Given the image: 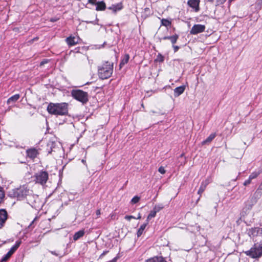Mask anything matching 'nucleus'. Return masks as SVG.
<instances>
[{
    "mask_svg": "<svg viewBox=\"0 0 262 262\" xmlns=\"http://www.w3.org/2000/svg\"><path fill=\"white\" fill-rule=\"evenodd\" d=\"M185 90V85H181L178 86L174 89V96L175 97H177L183 93Z\"/></svg>",
    "mask_w": 262,
    "mask_h": 262,
    "instance_id": "2eb2a0df",
    "label": "nucleus"
},
{
    "mask_svg": "<svg viewBox=\"0 0 262 262\" xmlns=\"http://www.w3.org/2000/svg\"><path fill=\"white\" fill-rule=\"evenodd\" d=\"M36 219V218H35V219H34V220L31 222V223L30 224V225H29L28 228H34V226H33V227H32V226H33V224H34V221H35V219Z\"/></svg>",
    "mask_w": 262,
    "mask_h": 262,
    "instance_id": "37998d69",
    "label": "nucleus"
},
{
    "mask_svg": "<svg viewBox=\"0 0 262 262\" xmlns=\"http://www.w3.org/2000/svg\"><path fill=\"white\" fill-rule=\"evenodd\" d=\"M20 95L19 94H15L11 97H10L8 100H7V104H13L15 102H16L19 98Z\"/></svg>",
    "mask_w": 262,
    "mask_h": 262,
    "instance_id": "6ab92c4d",
    "label": "nucleus"
},
{
    "mask_svg": "<svg viewBox=\"0 0 262 262\" xmlns=\"http://www.w3.org/2000/svg\"><path fill=\"white\" fill-rule=\"evenodd\" d=\"M178 38H179V35L177 34H175L174 35H173L172 36H164L163 37L160 38V40L161 41L162 39H163V40L169 39V40H170V42H171V43L172 45H174L177 42Z\"/></svg>",
    "mask_w": 262,
    "mask_h": 262,
    "instance_id": "f8f14e48",
    "label": "nucleus"
},
{
    "mask_svg": "<svg viewBox=\"0 0 262 262\" xmlns=\"http://www.w3.org/2000/svg\"><path fill=\"white\" fill-rule=\"evenodd\" d=\"M209 1H211V2H212V0H209Z\"/></svg>",
    "mask_w": 262,
    "mask_h": 262,
    "instance_id": "bf43d9fd",
    "label": "nucleus"
},
{
    "mask_svg": "<svg viewBox=\"0 0 262 262\" xmlns=\"http://www.w3.org/2000/svg\"><path fill=\"white\" fill-rule=\"evenodd\" d=\"M79 39L77 37L70 36L66 39V42L69 46H73L78 43Z\"/></svg>",
    "mask_w": 262,
    "mask_h": 262,
    "instance_id": "9b49d317",
    "label": "nucleus"
},
{
    "mask_svg": "<svg viewBox=\"0 0 262 262\" xmlns=\"http://www.w3.org/2000/svg\"><path fill=\"white\" fill-rule=\"evenodd\" d=\"M27 203L33 208L38 210L42 206L41 202L39 198L38 195L33 193L31 190V193L28 194V196L26 199Z\"/></svg>",
    "mask_w": 262,
    "mask_h": 262,
    "instance_id": "423d86ee",
    "label": "nucleus"
},
{
    "mask_svg": "<svg viewBox=\"0 0 262 262\" xmlns=\"http://www.w3.org/2000/svg\"><path fill=\"white\" fill-rule=\"evenodd\" d=\"M10 146H15L16 147V148H19L20 146L19 145H17V144H15V143H14V145H12V144H10Z\"/></svg>",
    "mask_w": 262,
    "mask_h": 262,
    "instance_id": "09e8293b",
    "label": "nucleus"
},
{
    "mask_svg": "<svg viewBox=\"0 0 262 262\" xmlns=\"http://www.w3.org/2000/svg\"><path fill=\"white\" fill-rule=\"evenodd\" d=\"M34 177L36 183L43 186L49 179V173L47 171L42 170L36 172Z\"/></svg>",
    "mask_w": 262,
    "mask_h": 262,
    "instance_id": "0eeeda50",
    "label": "nucleus"
},
{
    "mask_svg": "<svg viewBox=\"0 0 262 262\" xmlns=\"http://www.w3.org/2000/svg\"><path fill=\"white\" fill-rule=\"evenodd\" d=\"M50 114L57 116H64L68 114V104L66 102L50 103L47 108Z\"/></svg>",
    "mask_w": 262,
    "mask_h": 262,
    "instance_id": "f257e3e1",
    "label": "nucleus"
},
{
    "mask_svg": "<svg viewBox=\"0 0 262 262\" xmlns=\"http://www.w3.org/2000/svg\"><path fill=\"white\" fill-rule=\"evenodd\" d=\"M129 56L128 54H125L123 58L121 59L119 64L120 69L122 68L126 63H127L129 60Z\"/></svg>",
    "mask_w": 262,
    "mask_h": 262,
    "instance_id": "393cba45",
    "label": "nucleus"
},
{
    "mask_svg": "<svg viewBox=\"0 0 262 262\" xmlns=\"http://www.w3.org/2000/svg\"><path fill=\"white\" fill-rule=\"evenodd\" d=\"M88 3L92 5H96L97 3V0H88Z\"/></svg>",
    "mask_w": 262,
    "mask_h": 262,
    "instance_id": "58836bf2",
    "label": "nucleus"
},
{
    "mask_svg": "<svg viewBox=\"0 0 262 262\" xmlns=\"http://www.w3.org/2000/svg\"><path fill=\"white\" fill-rule=\"evenodd\" d=\"M141 214L139 213L137 217H136L135 219L139 220V219H141Z\"/></svg>",
    "mask_w": 262,
    "mask_h": 262,
    "instance_id": "864d4df0",
    "label": "nucleus"
},
{
    "mask_svg": "<svg viewBox=\"0 0 262 262\" xmlns=\"http://www.w3.org/2000/svg\"><path fill=\"white\" fill-rule=\"evenodd\" d=\"M172 47L173 48V50H174V52H177L179 49H180V47L178 46H174V45H172Z\"/></svg>",
    "mask_w": 262,
    "mask_h": 262,
    "instance_id": "79ce46f5",
    "label": "nucleus"
},
{
    "mask_svg": "<svg viewBox=\"0 0 262 262\" xmlns=\"http://www.w3.org/2000/svg\"><path fill=\"white\" fill-rule=\"evenodd\" d=\"M146 262H167L162 256H154L148 258Z\"/></svg>",
    "mask_w": 262,
    "mask_h": 262,
    "instance_id": "f3484780",
    "label": "nucleus"
},
{
    "mask_svg": "<svg viewBox=\"0 0 262 262\" xmlns=\"http://www.w3.org/2000/svg\"><path fill=\"white\" fill-rule=\"evenodd\" d=\"M259 174V172H258V171H254L253 172H252L250 176H249V178H250V179H255L256 178L258 175Z\"/></svg>",
    "mask_w": 262,
    "mask_h": 262,
    "instance_id": "7c9ffc66",
    "label": "nucleus"
},
{
    "mask_svg": "<svg viewBox=\"0 0 262 262\" xmlns=\"http://www.w3.org/2000/svg\"><path fill=\"white\" fill-rule=\"evenodd\" d=\"M21 243V241L20 240H18L15 242L14 246L18 248L19 247Z\"/></svg>",
    "mask_w": 262,
    "mask_h": 262,
    "instance_id": "a19ab883",
    "label": "nucleus"
},
{
    "mask_svg": "<svg viewBox=\"0 0 262 262\" xmlns=\"http://www.w3.org/2000/svg\"><path fill=\"white\" fill-rule=\"evenodd\" d=\"M11 256L10 254L8 252L6 255H5L1 260V262H6Z\"/></svg>",
    "mask_w": 262,
    "mask_h": 262,
    "instance_id": "c756f323",
    "label": "nucleus"
},
{
    "mask_svg": "<svg viewBox=\"0 0 262 262\" xmlns=\"http://www.w3.org/2000/svg\"><path fill=\"white\" fill-rule=\"evenodd\" d=\"M152 14L151 10L149 8H145L142 13V17L146 19Z\"/></svg>",
    "mask_w": 262,
    "mask_h": 262,
    "instance_id": "4be33fe9",
    "label": "nucleus"
},
{
    "mask_svg": "<svg viewBox=\"0 0 262 262\" xmlns=\"http://www.w3.org/2000/svg\"><path fill=\"white\" fill-rule=\"evenodd\" d=\"M248 235L251 238L262 234V228L254 227L247 230Z\"/></svg>",
    "mask_w": 262,
    "mask_h": 262,
    "instance_id": "1a4fd4ad",
    "label": "nucleus"
},
{
    "mask_svg": "<svg viewBox=\"0 0 262 262\" xmlns=\"http://www.w3.org/2000/svg\"><path fill=\"white\" fill-rule=\"evenodd\" d=\"M86 23H91V24H96V23H95V21H86Z\"/></svg>",
    "mask_w": 262,
    "mask_h": 262,
    "instance_id": "5fc2aeb1",
    "label": "nucleus"
},
{
    "mask_svg": "<svg viewBox=\"0 0 262 262\" xmlns=\"http://www.w3.org/2000/svg\"><path fill=\"white\" fill-rule=\"evenodd\" d=\"M96 6V10L97 11H103L106 9V5L103 1L97 2Z\"/></svg>",
    "mask_w": 262,
    "mask_h": 262,
    "instance_id": "aec40b11",
    "label": "nucleus"
},
{
    "mask_svg": "<svg viewBox=\"0 0 262 262\" xmlns=\"http://www.w3.org/2000/svg\"><path fill=\"white\" fill-rule=\"evenodd\" d=\"M251 179H250V178L249 177L248 179L246 180L245 182H244V185L245 186H247L248 185H249V184H250L251 182Z\"/></svg>",
    "mask_w": 262,
    "mask_h": 262,
    "instance_id": "ea45409f",
    "label": "nucleus"
},
{
    "mask_svg": "<svg viewBox=\"0 0 262 262\" xmlns=\"http://www.w3.org/2000/svg\"><path fill=\"white\" fill-rule=\"evenodd\" d=\"M4 196V192L3 190V188L0 187V204L3 201Z\"/></svg>",
    "mask_w": 262,
    "mask_h": 262,
    "instance_id": "2f4dec72",
    "label": "nucleus"
},
{
    "mask_svg": "<svg viewBox=\"0 0 262 262\" xmlns=\"http://www.w3.org/2000/svg\"><path fill=\"white\" fill-rule=\"evenodd\" d=\"M209 1H211V2H212V0H209Z\"/></svg>",
    "mask_w": 262,
    "mask_h": 262,
    "instance_id": "052dcab7",
    "label": "nucleus"
},
{
    "mask_svg": "<svg viewBox=\"0 0 262 262\" xmlns=\"http://www.w3.org/2000/svg\"><path fill=\"white\" fill-rule=\"evenodd\" d=\"M257 3L258 5L261 6L262 5V0H258Z\"/></svg>",
    "mask_w": 262,
    "mask_h": 262,
    "instance_id": "3c124183",
    "label": "nucleus"
},
{
    "mask_svg": "<svg viewBox=\"0 0 262 262\" xmlns=\"http://www.w3.org/2000/svg\"><path fill=\"white\" fill-rule=\"evenodd\" d=\"M164 58L163 56H162L160 54H159L157 56L156 60H157L160 62H162L164 61Z\"/></svg>",
    "mask_w": 262,
    "mask_h": 262,
    "instance_id": "f704fd0d",
    "label": "nucleus"
},
{
    "mask_svg": "<svg viewBox=\"0 0 262 262\" xmlns=\"http://www.w3.org/2000/svg\"><path fill=\"white\" fill-rule=\"evenodd\" d=\"M156 211L154 210V209L151 210L147 216L146 221L149 223V220L154 217L156 216Z\"/></svg>",
    "mask_w": 262,
    "mask_h": 262,
    "instance_id": "bb28decb",
    "label": "nucleus"
},
{
    "mask_svg": "<svg viewBox=\"0 0 262 262\" xmlns=\"http://www.w3.org/2000/svg\"><path fill=\"white\" fill-rule=\"evenodd\" d=\"M81 162H82L84 164H85L86 166H87V165H86V161H85V160L82 159V161H81Z\"/></svg>",
    "mask_w": 262,
    "mask_h": 262,
    "instance_id": "6e6d98bb",
    "label": "nucleus"
},
{
    "mask_svg": "<svg viewBox=\"0 0 262 262\" xmlns=\"http://www.w3.org/2000/svg\"><path fill=\"white\" fill-rule=\"evenodd\" d=\"M200 0H188L187 5L197 12L200 10Z\"/></svg>",
    "mask_w": 262,
    "mask_h": 262,
    "instance_id": "9d476101",
    "label": "nucleus"
},
{
    "mask_svg": "<svg viewBox=\"0 0 262 262\" xmlns=\"http://www.w3.org/2000/svg\"><path fill=\"white\" fill-rule=\"evenodd\" d=\"M163 208H164V206L162 204H160L156 205L153 209L154 210L156 211V212L157 213L159 211H160L161 210H162Z\"/></svg>",
    "mask_w": 262,
    "mask_h": 262,
    "instance_id": "c85d7f7f",
    "label": "nucleus"
},
{
    "mask_svg": "<svg viewBox=\"0 0 262 262\" xmlns=\"http://www.w3.org/2000/svg\"><path fill=\"white\" fill-rule=\"evenodd\" d=\"M122 8V4L121 3H119L115 5H112L108 8V9L112 10L113 12L116 13V12L121 10Z\"/></svg>",
    "mask_w": 262,
    "mask_h": 262,
    "instance_id": "ddd939ff",
    "label": "nucleus"
},
{
    "mask_svg": "<svg viewBox=\"0 0 262 262\" xmlns=\"http://www.w3.org/2000/svg\"><path fill=\"white\" fill-rule=\"evenodd\" d=\"M140 197H139L138 196H135L131 200V203L132 204H136L137 203H138L139 200H140Z\"/></svg>",
    "mask_w": 262,
    "mask_h": 262,
    "instance_id": "72a5a7b5",
    "label": "nucleus"
},
{
    "mask_svg": "<svg viewBox=\"0 0 262 262\" xmlns=\"http://www.w3.org/2000/svg\"><path fill=\"white\" fill-rule=\"evenodd\" d=\"M96 215H97V216L99 215L100 214V213H100V210H99V209H98V210H96Z\"/></svg>",
    "mask_w": 262,
    "mask_h": 262,
    "instance_id": "603ef678",
    "label": "nucleus"
},
{
    "mask_svg": "<svg viewBox=\"0 0 262 262\" xmlns=\"http://www.w3.org/2000/svg\"><path fill=\"white\" fill-rule=\"evenodd\" d=\"M244 253L252 258H259L262 256V243L254 244L249 250L245 251Z\"/></svg>",
    "mask_w": 262,
    "mask_h": 262,
    "instance_id": "20e7f679",
    "label": "nucleus"
},
{
    "mask_svg": "<svg viewBox=\"0 0 262 262\" xmlns=\"http://www.w3.org/2000/svg\"><path fill=\"white\" fill-rule=\"evenodd\" d=\"M15 251L13 248H11L8 251V253L12 256V255L15 252Z\"/></svg>",
    "mask_w": 262,
    "mask_h": 262,
    "instance_id": "c03bdc74",
    "label": "nucleus"
},
{
    "mask_svg": "<svg viewBox=\"0 0 262 262\" xmlns=\"http://www.w3.org/2000/svg\"><path fill=\"white\" fill-rule=\"evenodd\" d=\"M37 154V150L34 148L29 149L27 150V156L31 159H34L36 157Z\"/></svg>",
    "mask_w": 262,
    "mask_h": 262,
    "instance_id": "dca6fc26",
    "label": "nucleus"
},
{
    "mask_svg": "<svg viewBox=\"0 0 262 262\" xmlns=\"http://www.w3.org/2000/svg\"><path fill=\"white\" fill-rule=\"evenodd\" d=\"M206 27L205 25L201 24H196L192 27L190 33L192 35H196L199 33L204 32Z\"/></svg>",
    "mask_w": 262,
    "mask_h": 262,
    "instance_id": "6e6552de",
    "label": "nucleus"
},
{
    "mask_svg": "<svg viewBox=\"0 0 262 262\" xmlns=\"http://www.w3.org/2000/svg\"><path fill=\"white\" fill-rule=\"evenodd\" d=\"M210 181L208 179H206L205 181H203L201 184V186L198 190V193L199 194H201L206 189L207 186L209 184Z\"/></svg>",
    "mask_w": 262,
    "mask_h": 262,
    "instance_id": "4468645a",
    "label": "nucleus"
},
{
    "mask_svg": "<svg viewBox=\"0 0 262 262\" xmlns=\"http://www.w3.org/2000/svg\"><path fill=\"white\" fill-rule=\"evenodd\" d=\"M216 134L215 133L211 134L206 140L202 142V145L209 144L216 137Z\"/></svg>",
    "mask_w": 262,
    "mask_h": 262,
    "instance_id": "a211bd4d",
    "label": "nucleus"
},
{
    "mask_svg": "<svg viewBox=\"0 0 262 262\" xmlns=\"http://www.w3.org/2000/svg\"><path fill=\"white\" fill-rule=\"evenodd\" d=\"M84 234V231L83 230H81L76 232L73 235V239L74 241H77L80 238L82 237Z\"/></svg>",
    "mask_w": 262,
    "mask_h": 262,
    "instance_id": "b1692460",
    "label": "nucleus"
},
{
    "mask_svg": "<svg viewBox=\"0 0 262 262\" xmlns=\"http://www.w3.org/2000/svg\"><path fill=\"white\" fill-rule=\"evenodd\" d=\"M5 223V222L3 221V220L1 221V220H0V228L4 226Z\"/></svg>",
    "mask_w": 262,
    "mask_h": 262,
    "instance_id": "de8ad7c7",
    "label": "nucleus"
},
{
    "mask_svg": "<svg viewBox=\"0 0 262 262\" xmlns=\"http://www.w3.org/2000/svg\"><path fill=\"white\" fill-rule=\"evenodd\" d=\"M31 193V190L26 185H23L9 192V195L11 197L16 198L18 200H24L27 199L28 194Z\"/></svg>",
    "mask_w": 262,
    "mask_h": 262,
    "instance_id": "f03ea898",
    "label": "nucleus"
},
{
    "mask_svg": "<svg viewBox=\"0 0 262 262\" xmlns=\"http://www.w3.org/2000/svg\"><path fill=\"white\" fill-rule=\"evenodd\" d=\"M97 21H98V19L97 18H96V20Z\"/></svg>",
    "mask_w": 262,
    "mask_h": 262,
    "instance_id": "13d9d810",
    "label": "nucleus"
},
{
    "mask_svg": "<svg viewBox=\"0 0 262 262\" xmlns=\"http://www.w3.org/2000/svg\"><path fill=\"white\" fill-rule=\"evenodd\" d=\"M158 171L160 173H161V174H164L166 172L164 168L162 166H161L158 169Z\"/></svg>",
    "mask_w": 262,
    "mask_h": 262,
    "instance_id": "4c0bfd02",
    "label": "nucleus"
},
{
    "mask_svg": "<svg viewBox=\"0 0 262 262\" xmlns=\"http://www.w3.org/2000/svg\"><path fill=\"white\" fill-rule=\"evenodd\" d=\"M113 71V63L106 61L98 67V75L102 79H107L112 75Z\"/></svg>",
    "mask_w": 262,
    "mask_h": 262,
    "instance_id": "7ed1b4c3",
    "label": "nucleus"
},
{
    "mask_svg": "<svg viewBox=\"0 0 262 262\" xmlns=\"http://www.w3.org/2000/svg\"><path fill=\"white\" fill-rule=\"evenodd\" d=\"M12 248H13L14 251H16L17 249V248H16L14 245L12 247Z\"/></svg>",
    "mask_w": 262,
    "mask_h": 262,
    "instance_id": "4d7b16f0",
    "label": "nucleus"
},
{
    "mask_svg": "<svg viewBox=\"0 0 262 262\" xmlns=\"http://www.w3.org/2000/svg\"><path fill=\"white\" fill-rule=\"evenodd\" d=\"M108 252V251H103V252L101 254L100 257H102L104 255H105Z\"/></svg>",
    "mask_w": 262,
    "mask_h": 262,
    "instance_id": "8fccbe9b",
    "label": "nucleus"
},
{
    "mask_svg": "<svg viewBox=\"0 0 262 262\" xmlns=\"http://www.w3.org/2000/svg\"><path fill=\"white\" fill-rule=\"evenodd\" d=\"M148 223L146 221L145 223H144L143 225H142L138 229L137 232V235L138 237H139L141 236V235L143 234L146 227L148 225Z\"/></svg>",
    "mask_w": 262,
    "mask_h": 262,
    "instance_id": "412c9836",
    "label": "nucleus"
},
{
    "mask_svg": "<svg viewBox=\"0 0 262 262\" xmlns=\"http://www.w3.org/2000/svg\"><path fill=\"white\" fill-rule=\"evenodd\" d=\"M71 96L74 99L80 102L83 105L89 101L88 93L81 90L75 89L72 90Z\"/></svg>",
    "mask_w": 262,
    "mask_h": 262,
    "instance_id": "39448f33",
    "label": "nucleus"
},
{
    "mask_svg": "<svg viewBox=\"0 0 262 262\" xmlns=\"http://www.w3.org/2000/svg\"><path fill=\"white\" fill-rule=\"evenodd\" d=\"M48 62V60L47 59H45L43 60V61H42L40 63V66H43L44 65L45 63H47Z\"/></svg>",
    "mask_w": 262,
    "mask_h": 262,
    "instance_id": "49530a36",
    "label": "nucleus"
},
{
    "mask_svg": "<svg viewBox=\"0 0 262 262\" xmlns=\"http://www.w3.org/2000/svg\"><path fill=\"white\" fill-rule=\"evenodd\" d=\"M15 251L13 248H11L8 251V253L12 256V255L15 252Z\"/></svg>",
    "mask_w": 262,
    "mask_h": 262,
    "instance_id": "a18cd8bd",
    "label": "nucleus"
},
{
    "mask_svg": "<svg viewBox=\"0 0 262 262\" xmlns=\"http://www.w3.org/2000/svg\"><path fill=\"white\" fill-rule=\"evenodd\" d=\"M161 25L165 27L170 26L171 24V21L167 19L163 18L161 19Z\"/></svg>",
    "mask_w": 262,
    "mask_h": 262,
    "instance_id": "cd10ccee",
    "label": "nucleus"
},
{
    "mask_svg": "<svg viewBox=\"0 0 262 262\" xmlns=\"http://www.w3.org/2000/svg\"><path fill=\"white\" fill-rule=\"evenodd\" d=\"M227 0H216V6H220L224 4Z\"/></svg>",
    "mask_w": 262,
    "mask_h": 262,
    "instance_id": "c9c22d12",
    "label": "nucleus"
},
{
    "mask_svg": "<svg viewBox=\"0 0 262 262\" xmlns=\"http://www.w3.org/2000/svg\"><path fill=\"white\" fill-rule=\"evenodd\" d=\"M124 219L127 221H130L131 219H135L136 217L133 215H125Z\"/></svg>",
    "mask_w": 262,
    "mask_h": 262,
    "instance_id": "e433bc0d",
    "label": "nucleus"
},
{
    "mask_svg": "<svg viewBox=\"0 0 262 262\" xmlns=\"http://www.w3.org/2000/svg\"><path fill=\"white\" fill-rule=\"evenodd\" d=\"M255 193H256V195H260V196H261V195H262V186H261V184H260L259 186L258 189L255 191Z\"/></svg>",
    "mask_w": 262,
    "mask_h": 262,
    "instance_id": "473e14b6",
    "label": "nucleus"
},
{
    "mask_svg": "<svg viewBox=\"0 0 262 262\" xmlns=\"http://www.w3.org/2000/svg\"><path fill=\"white\" fill-rule=\"evenodd\" d=\"M260 184H261V186H262V182H261V183Z\"/></svg>",
    "mask_w": 262,
    "mask_h": 262,
    "instance_id": "680f3d73",
    "label": "nucleus"
},
{
    "mask_svg": "<svg viewBox=\"0 0 262 262\" xmlns=\"http://www.w3.org/2000/svg\"><path fill=\"white\" fill-rule=\"evenodd\" d=\"M8 218V213L5 209L0 210V220L6 222Z\"/></svg>",
    "mask_w": 262,
    "mask_h": 262,
    "instance_id": "a878e982",
    "label": "nucleus"
},
{
    "mask_svg": "<svg viewBox=\"0 0 262 262\" xmlns=\"http://www.w3.org/2000/svg\"><path fill=\"white\" fill-rule=\"evenodd\" d=\"M260 195H256L255 192L253 196L250 198V204L249 205L250 208L252 207L257 201V200L260 198Z\"/></svg>",
    "mask_w": 262,
    "mask_h": 262,
    "instance_id": "5701e85b",
    "label": "nucleus"
}]
</instances>
